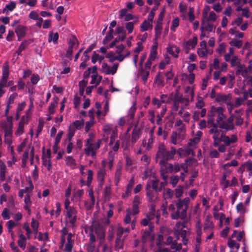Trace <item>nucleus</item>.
I'll list each match as a JSON object with an SVG mask.
<instances>
[{
  "instance_id": "nucleus-47",
  "label": "nucleus",
  "mask_w": 252,
  "mask_h": 252,
  "mask_svg": "<svg viewBox=\"0 0 252 252\" xmlns=\"http://www.w3.org/2000/svg\"><path fill=\"white\" fill-rule=\"evenodd\" d=\"M202 24H203V26L204 27V30L209 32H212L214 31L213 25L212 24L207 23L206 25V24L203 22Z\"/></svg>"
},
{
  "instance_id": "nucleus-36",
  "label": "nucleus",
  "mask_w": 252,
  "mask_h": 252,
  "mask_svg": "<svg viewBox=\"0 0 252 252\" xmlns=\"http://www.w3.org/2000/svg\"><path fill=\"white\" fill-rule=\"evenodd\" d=\"M155 82H157L158 84V85H162L163 86V80L161 75V72H158V74L157 75L155 79Z\"/></svg>"
},
{
  "instance_id": "nucleus-37",
  "label": "nucleus",
  "mask_w": 252,
  "mask_h": 252,
  "mask_svg": "<svg viewBox=\"0 0 252 252\" xmlns=\"http://www.w3.org/2000/svg\"><path fill=\"white\" fill-rule=\"evenodd\" d=\"M75 132V129L71 127V126L69 127V131L67 134V139L69 142H71L72 137L74 136Z\"/></svg>"
},
{
  "instance_id": "nucleus-11",
  "label": "nucleus",
  "mask_w": 252,
  "mask_h": 252,
  "mask_svg": "<svg viewBox=\"0 0 252 252\" xmlns=\"http://www.w3.org/2000/svg\"><path fill=\"white\" fill-rule=\"evenodd\" d=\"M215 100L218 102H226L228 100H230L229 95L218 94Z\"/></svg>"
},
{
  "instance_id": "nucleus-14",
  "label": "nucleus",
  "mask_w": 252,
  "mask_h": 252,
  "mask_svg": "<svg viewBox=\"0 0 252 252\" xmlns=\"http://www.w3.org/2000/svg\"><path fill=\"white\" fill-rule=\"evenodd\" d=\"M58 39L59 34L57 32L56 33H54L52 32H50L48 37V41L49 42L53 41L54 44H56L58 43Z\"/></svg>"
},
{
  "instance_id": "nucleus-40",
  "label": "nucleus",
  "mask_w": 252,
  "mask_h": 252,
  "mask_svg": "<svg viewBox=\"0 0 252 252\" xmlns=\"http://www.w3.org/2000/svg\"><path fill=\"white\" fill-rule=\"evenodd\" d=\"M65 162L66 165L70 166H74L75 165V160L71 156H68L66 158Z\"/></svg>"
},
{
  "instance_id": "nucleus-53",
  "label": "nucleus",
  "mask_w": 252,
  "mask_h": 252,
  "mask_svg": "<svg viewBox=\"0 0 252 252\" xmlns=\"http://www.w3.org/2000/svg\"><path fill=\"white\" fill-rule=\"evenodd\" d=\"M200 140L199 138L194 137L190 140V141L188 143V145L189 147L192 146L193 145L198 143Z\"/></svg>"
},
{
  "instance_id": "nucleus-51",
  "label": "nucleus",
  "mask_w": 252,
  "mask_h": 252,
  "mask_svg": "<svg viewBox=\"0 0 252 252\" xmlns=\"http://www.w3.org/2000/svg\"><path fill=\"white\" fill-rule=\"evenodd\" d=\"M183 192V188L181 186H178L177 189H175V196L177 198L180 197Z\"/></svg>"
},
{
  "instance_id": "nucleus-57",
  "label": "nucleus",
  "mask_w": 252,
  "mask_h": 252,
  "mask_svg": "<svg viewBox=\"0 0 252 252\" xmlns=\"http://www.w3.org/2000/svg\"><path fill=\"white\" fill-rule=\"evenodd\" d=\"M23 227L26 231L27 238L29 239L30 238L31 234L32 233V231L31 229L30 228V227H29L27 223L24 224L23 225Z\"/></svg>"
},
{
  "instance_id": "nucleus-43",
  "label": "nucleus",
  "mask_w": 252,
  "mask_h": 252,
  "mask_svg": "<svg viewBox=\"0 0 252 252\" xmlns=\"http://www.w3.org/2000/svg\"><path fill=\"white\" fill-rule=\"evenodd\" d=\"M226 119V117L223 113L221 114L220 115H218L216 122L219 123H224V124H227L225 122V120Z\"/></svg>"
},
{
  "instance_id": "nucleus-61",
  "label": "nucleus",
  "mask_w": 252,
  "mask_h": 252,
  "mask_svg": "<svg viewBox=\"0 0 252 252\" xmlns=\"http://www.w3.org/2000/svg\"><path fill=\"white\" fill-rule=\"evenodd\" d=\"M216 20V15L214 11H211L207 19L208 21L214 22Z\"/></svg>"
},
{
  "instance_id": "nucleus-7",
  "label": "nucleus",
  "mask_w": 252,
  "mask_h": 252,
  "mask_svg": "<svg viewBox=\"0 0 252 252\" xmlns=\"http://www.w3.org/2000/svg\"><path fill=\"white\" fill-rule=\"evenodd\" d=\"M145 190L146 192V196L148 198V201L149 202H154L155 200L154 192V190L151 189L150 183H148L147 184Z\"/></svg>"
},
{
  "instance_id": "nucleus-5",
  "label": "nucleus",
  "mask_w": 252,
  "mask_h": 252,
  "mask_svg": "<svg viewBox=\"0 0 252 252\" xmlns=\"http://www.w3.org/2000/svg\"><path fill=\"white\" fill-rule=\"evenodd\" d=\"M141 203V199L138 195H135L132 202V214L135 215L137 214L139 212V205Z\"/></svg>"
},
{
  "instance_id": "nucleus-62",
  "label": "nucleus",
  "mask_w": 252,
  "mask_h": 252,
  "mask_svg": "<svg viewBox=\"0 0 252 252\" xmlns=\"http://www.w3.org/2000/svg\"><path fill=\"white\" fill-rule=\"evenodd\" d=\"M209 156L211 158H218L220 157V154L216 150H213L210 152Z\"/></svg>"
},
{
  "instance_id": "nucleus-6",
  "label": "nucleus",
  "mask_w": 252,
  "mask_h": 252,
  "mask_svg": "<svg viewBox=\"0 0 252 252\" xmlns=\"http://www.w3.org/2000/svg\"><path fill=\"white\" fill-rule=\"evenodd\" d=\"M210 126L212 127L210 130H218L219 128L220 129H225L226 130H229L230 129H232V127H230L229 126H228L227 124H224V123H214L212 125H210Z\"/></svg>"
},
{
  "instance_id": "nucleus-2",
  "label": "nucleus",
  "mask_w": 252,
  "mask_h": 252,
  "mask_svg": "<svg viewBox=\"0 0 252 252\" xmlns=\"http://www.w3.org/2000/svg\"><path fill=\"white\" fill-rule=\"evenodd\" d=\"M177 210L175 213L171 214V218L173 220H178L181 219L184 220L187 217V207L185 206L182 202L181 199L178 200L176 203Z\"/></svg>"
},
{
  "instance_id": "nucleus-23",
  "label": "nucleus",
  "mask_w": 252,
  "mask_h": 252,
  "mask_svg": "<svg viewBox=\"0 0 252 252\" xmlns=\"http://www.w3.org/2000/svg\"><path fill=\"white\" fill-rule=\"evenodd\" d=\"M150 138L148 139L147 149H149L152 147V144L154 142V129H151L150 131Z\"/></svg>"
},
{
  "instance_id": "nucleus-4",
  "label": "nucleus",
  "mask_w": 252,
  "mask_h": 252,
  "mask_svg": "<svg viewBox=\"0 0 252 252\" xmlns=\"http://www.w3.org/2000/svg\"><path fill=\"white\" fill-rule=\"evenodd\" d=\"M154 228V225L152 223L150 222L149 225V229L145 230L142 234L141 241L143 243H146L148 239H152L153 240L154 237L151 236V232L153 231Z\"/></svg>"
},
{
  "instance_id": "nucleus-50",
  "label": "nucleus",
  "mask_w": 252,
  "mask_h": 252,
  "mask_svg": "<svg viewBox=\"0 0 252 252\" xmlns=\"http://www.w3.org/2000/svg\"><path fill=\"white\" fill-rule=\"evenodd\" d=\"M196 107L199 109H202L204 106V102L203 98L201 97H199L197 99V101L196 103Z\"/></svg>"
},
{
  "instance_id": "nucleus-33",
  "label": "nucleus",
  "mask_w": 252,
  "mask_h": 252,
  "mask_svg": "<svg viewBox=\"0 0 252 252\" xmlns=\"http://www.w3.org/2000/svg\"><path fill=\"white\" fill-rule=\"evenodd\" d=\"M66 210V216L68 218H71L72 217L76 216L77 211L75 208L72 207Z\"/></svg>"
},
{
  "instance_id": "nucleus-30",
  "label": "nucleus",
  "mask_w": 252,
  "mask_h": 252,
  "mask_svg": "<svg viewBox=\"0 0 252 252\" xmlns=\"http://www.w3.org/2000/svg\"><path fill=\"white\" fill-rule=\"evenodd\" d=\"M69 46H71L72 48H77L79 45V42L77 39L74 37L72 39L70 40L68 43Z\"/></svg>"
},
{
  "instance_id": "nucleus-20",
  "label": "nucleus",
  "mask_w": 252,
  "mask_h": 252,
  "mask_svg": "<svg viewBox=\"0 0 252 252\" xmlns=\"http://www.w3.org/2000/svg\"><path fill=\"white\" fill-rule=\"evenodd\" d=\"M32 41L31 39H28L22 42L19 47L20 51H23Z\"/></svg>"
},
{
  "instance_id": "nucleus-49",
  "label": "nucleus",
  "mask_w": 252,
  "mask_h": 252,
  "mask_svg": "<svg viewBox=\"0 0 252 252\" xmlns=\"http://www.w3.org/2000/svg\"><path fill=\"white\" fill-rule=\"evenodd\" d=\"M217 51L220 54L224 53L226 52L225 44L224 43L220 44L217 48Z\"/></svg>"
},
{
  "instance_id": "nucleus-10",
  "label": "nucleus",
  "mask_w": 252,
  "mask_h": 252,
  "mask_svg": "<svg viewBox=\"0 0 252 252\" xmlns=\"http://www.w3.org/2000/svg\"><path fill=\"white\" fill-rule=\"evenodd\" d=\"M94 232L100 238L104 237V232L102 226L99 224H95L94 226Z\"/></svg>"
},
{
  "instance_id": "nucleus-48",
  "label": "nucleus",
  "mask_w": 252,
  "mask_h": 252,
  "mask_svg": "<svg viewBox=\"0 0 252 252\" xmlns=\"http://www.w3.org/2000/svg\"><path fill=\"white\" fill-rule=\"evenodd\" d=\"M18 94L16 93H14L12 94H11L8 98L7 105L10 106L11 104L14 103L15 98L17 96Z\"/></svg>"
},
{
  "instance_id": "nucleus-8",
  "label": "nucleus",
  "mask_w": 252,
  "mask_h": 252,
  "mask_svg": "<svg viewBox=\"0 0 252 252\" xmlns=\"http://www.w3.org/2000/svg\"><path fill=\"white\" fill-rule=\"evenodd\" d=\"M140 130L139 129L137 128L135 126L133 129L131 133V142L135 143L136 141L139 139L140 136Z\"/></svg>"
},
{
  "instance_id": "nucleus-19",
  "label": "nucleus",
  "mask_w": 252,
  "mask_h": 252,
  "mask_svg": "<svg viewBox=\"0 0 252 252\" xmlns=\"http://www.w3.org/2000/svg\"><path fill=\"white\" fill-rule=\"evenodd\" d=\"M126 35H123L122 36H119L117 37L109 45L110 48H113L116 44L118 43L120 41H123L125 40Z\"/></svg>"
},
{
  "instance_id": "nucleus-29",
  "label": "nucleus",
  "mask_w": 252,
  "mask_h": 252,
  "mask_svg": "<svg viewBox=\"0 0 252 252\" xmlns=\"http://www.w3.org/2000/svg\"><path fill=\"white\" fill-rule=\"evenodd\" d=\"M7 225L8 231L9 232H11V234H13V232L12 231V228L17 225V223H15L12 220H10L6 223Z\"/></svg>"
},
{
  "instance_id": "nucleus-52",
  "label": "nucleus",
  "mask_w": 252,
  "mask_h": 252,
  "mask_svg": "<svg viewBox=\"0 0 252 252\" xmlns=\"http://www.w3.org/2000/svg\"><path fill=\"white\" fill-rule=\"evenodd\" d=\"M4 87H6V82L0 80V97L5 93V91L2 90Z\"/></svg>"
},
{
  "instance_id": "nucleus-42",
  "label": "nucleus",
  "mask_w": 252,
  "mask_h": 252,
  "mask_svg": "<svg viewBox=\"0 0 252 252\" xmlns=\"http://www.w3.org/2000/svg\"><path fill=\"white\" fill-rule=\"evenodd\" d=\"M141 76L142 79L143 81H144V83H145L148 79V77L149 75V71H145L144 69H142L141 70Z\"/></svg>"
},
{
  "instance_id": "nucleus-32",
  "label": "nucleus",
  "mask_w": 252,
  "mask_h": 252,
  "mask_svg": "<svg viewBox=\"0 0 252 252\" xmlns=\"http://www.w3.org/2000/svg\"><path fill=\"white\" fill-rule=\"evenodd\" d=\"M234 120V115H231L227 120V124L230 127H232V129H230L229 130H233L234 128V125L233 124V121Z\"/></svg>"
},
{
  "instance_id": "nucleus-3",
  "label": "nucleus",
  "mask_w": 252,
  "mask_h": 252,
  "mask_svg": "<svg viewBox=\"0 0 252 252\" xmlns=\"http://www.w3.org/2000/svg\"><path fill=\"white\" fill-rule=\"evenodd\" d=\"M14 31L17 36L18 41H20L25 37L28 31V28L19 24L15 27Z\"/></svg>"
},
{
  "instance_id": "nucleus-59",
  "label": "nucleus",
  "mask_w": 252,
  "mask_h": 252,
  "mask_svg": "<svg viewBox=\"0 0 252 252\" xmlns=\"http://www.w3.org/2000/svg\"><path fill=\"white\" fill-rule=\"evenodd\" d=\"M197 53L198 56L200 57H207V49H205V51H204L201 49H198Z\"/></svg>"
},
{
  "instance_id": "nucleus-35",
  "label": "nucleus",
  "mask_w": 252,
  "mask_h": 252,
  "mask_svg": "<svg viewBox=\"0 0 252 252\" xmlns=\"http://www.w3.org/2000/svg\"><path fill=\"white\" fill-rule=\"evenodd\" d=\"M163 195L165 197L171 198L173 196V191L170 189H166L163 192Z\"/></svg>"
},
{
  "instance_id": "nucleus-45",
  "label": "nucleus",
  "mask_w": 252,
  "mask_h": 252,
  "mask_svg": "<svg viewBox=\"0 0 252 252\" xmlns=\"http://www.w3.org/2000/svg\"><path fill=\"white\" fill-rule=\"evenodd\" d=\"M90 59V57L89 55H85V57H82L83 62L80 64V67H82L83 68H85L86 67L87 64L86 62L88 61Z\"/></svg>"
},
{
  "instance_id": "nucleus-31",
  "label": "nucleus",
  "mask_w": 252,
  "mask_h": 252,
  "mask_svg": "<svg viewBox=\"0 0 252 252\" xmlns=\"http://www.w3.org/2000/svg\"><path fill=\"white\" fill-rule=\"evenodd\" d=\"M88 176L86 185L88 187H90L93 180V172L92 170H89L88 171Z\"/></svg>"
},
{
  "instance_id": "nucleus-28",
  "label": "nucleus",
  "mask_w": 252,
  "mask_h": 252,
  "mask_svg": "<svg viewBox=\"0 0 252 252\" xmlns=\"http://www.w3.org/2000/svg\"><path fill=\"white\" fill-rule=\"evenodd\" d=\"M152 25L149 22H147L146 20L141 24L140 26L141 32H145L148 30L149 27H152Z\"/></svg>"
},
{
  "instance_id": "nucleus-12",
  "label": "nucleus",
  "mask_w": 252,
  "mask_h": 252,
  "mask_svg": "<svg viewBox=\"0 0 252 252\" xmlns=\"http://www.w3.org/2000/svg\"><path fill=\"white\" fill-rule=\"evenodd\" d=\"M134 184V177L131 178L128 182V185L126 187V189L125 192L126 195L128 197L131 194V192L132 190V189Z\"/></svg>"
},
{
  "instance_id": "nucleus-63",
  "label": "nucleus",
  "mask_w": 252,
  "mask_h": 252,
  "mask_svg": "<svg viewBox=\"0 0 252 252\" xmlns=\"http://www.w3.org/2000/svg\"><path fill=\"white\" fill-rule=\"evenodd\" d=\"M29 17L31 19L36 20L39 17L37 12L35 11H32L29 14Z\"/></svg>"
},
{
  "instance_id": "nucleus-21",
  "label": "nucleus",
  "mask_w": 252,
  "mask_h": 252,
  "mask_svg": "<svg viewBox=\"0 0 252 252\" xmlns=\"http://www.w3.org/2000/svg\"><path fill=\"white\" fill-rule=\"evenodd\" d=\"M229 44L231 46H234L237 48H240L242 46V40H238L236 39H232L231 41L229 42Z\"/></svg>"
},
{
  "instance_id": "nucleus-44",
  "label": "nucleus",
  "mask_w": 252,
  "mask_h": 252,
  "mask_svg": "<svg viewBox=\"0 0 252 252\" xmlns=\"http://www.w3.org/2000/svg\"><path fill=\"white\" fill-rule=\"evenodd\" d=\"M209 133L210 134H213V139H219V137L220 134V130H209Z\"/></svg>"
},
{
  "instance_id": "nucleus-24",
  "label": "nucleus",
  "mask_w": 252,
  "mask_h": 252,
  "mask_svg": "<svg viewBox=\"0 0 252 252\" xmlns=\"http://www.w3.org/2000/svg\"><path fill=\"white\" fill-rule=\"evenodd\" d=\"M155 209L153 207H152L150 209V211L146 215L147 218L149 220H153L155 218Z\"/></svg>"
},
{
  "instance_id": "nucleus-54",
  "label": "nucleus",
  "mask_w": 252,
  "mask_h": 252,
  "mask_svg": "<svg viewBox=\"0 0 252 252\" xmlns=\"http://www.w3.org/2000/svg\"><path fill=\"white\" fill-rule=\"evenodd\" d=\"M236 210L237 212H240L241 213H245V208L242 202H240L236 206Z\"/></svg>"
},
{
  "instance_id": "nucleus-46",
  "label": "nucleus",
  "mask_w": 252,
  "mask_h": 252,
  "mask_svg": "<svg viewBox=\"0 0 252 252\" xmlns=\"http://www.w3.org/2000/svg\"><path fill=\"white\" fill-rule=\"evenodd\" d=\"M213 223L212 221H210V220L207 219L205 220V223L204 226V230H206L208 229L211 228L212 229L213 228Z\"/></svg>"
},
{
  "instance_id": "nucleus-15",
  "label": "nucleus",
  "mask_w": 252,
  "mask_h": 252,
  "mask_svg": "<svg viewBox=\"0 0 252 252\" xmlns=\"http://www.w3.org/2000/svg\"><path fill=\"white\" fill-rule=\"evenodd\" d=\"M8 66H3L2 69V76L0 80H2L4 82H7L9 76V70Z\"/></svg>"
},
{
  "instance_id": "nucleus-64",
  "label": "nucleus",
  "mask_w": 252,
  "mask_h": 252,
  "mask_svg": "<svg viewBox=\"0 0 252 252\" xmlns=\"http://www.w3.org/2000/svg\"><path fill=\"white\" fill-rule=\"evenodd\" d=\"M73 248V244L67 243L65 244V248L63 250L64 252H72V249Z\"/></svg>"
},
{
  "instance_id": "nucleus-27",
  "label": "nucleus",
  "mask_w": 252,
  "mask_h": 252,
  "mask_svg": "<svg viewBox=\"0 0 252 252\" xmlns=\"http://www.w3.org/2000/svg\"><path fill=\"white\" fill-rule=\"evenodd\" d=\"M185 100V98H184L182 95H179V93H176L174 97L173 101L179 103H184Z\"/></svg>"
},
{
  "instance_id": "nucleus-22",
  "label": "nucleus",
  "mask_w": 252,
  "mask_h": 252,
  "mask_svg": "<svg viewBox=\"0 0 252 252\" xmlns=\"http://www.w3.org/2000/svg\"><path fill=\"white\" fill-rule=\"evenodd\" d=\"M162 25V23H157V24L155 28L156 38H158L161 34Z\"/></svg>"
},
{
  "instance_id": "nucleus-17",
  "label": "nucleus",
  "mask_w": 252,
  "mask_h": 252,
  "mask_svg": "<svg viewBox=\"0 0 252 252\" xmlns=\"http://www.w3.org/2000/svg\"><path fill=\"white\" fill-rule=\"evenodd\" d=\"M159 5V2H157V5H155L153 7L150 12L149 13L148 15V21L152 22L155 16V11L158 9V6Z\"/></svg>"
},
{
  "instance_id": "nucleus-13",
  "label": "nucleus",
  "mask_w": 252,
  "mask_h": 252,
  "mask_svg": "<svg viewBox=\"0 0 252 252\" xmlns=\"http://www.w3.org/2000/svg\"><path fill=\"white\" fill-rule=\"evenodd\" d=\"M84 125V121L82 119L81 121L76 120L73 122L70 126H72L73 128L76 130H80Z\"/></svg>"
},
{
  "instance_id": "nucleus-26",
  "label": "nucleus",
  "mask_w": 252,
  "mask_h": 252,
  "mask_svg": "<svg viewBox=\"0 0 252 252\" xmlns=\"http://www.w3.org/2000/svg\"><path fill=\"white\" fill-rule=\"evenodd\" d=\"M121 168H118L115 174V184L117 186L121 179Z\"/></svg>"
},
{
  "instance_id": "nucleus-56",
  "label": "nucleus",
  "mask_w": 252,
  "mask_h": 252,
  "mask_svg": "<svg viewBox=\"0 0 252 252\" xmlns=\"http://www.w3.org/2000/svg\"><path fill=\"white\" fill-rule=\"evenodd\" d=\"M24 125L22 124V123H19L18 126L15 133L19 135L22 134L24 132Z\"/></svg>"
},
{
  "instance_id": "nucleus-38",
  "label": "nucleus",
  "mask_w": 252,
  "mask_h": 252,
  "mask_svg": "<svg viewBox=\"0 0 252 252\" xmlns=\"http://www.w3.org/2000/svg\"><path fill=\"white\" fill-rule=\"evenodd\" d=\"M116 57V56L115 55V54L112 51L108 52L105 55V58L109 59V62L112 63L116 61V60H114V59H115Z\"/></svg>"
},
{
  "instance_id": "nucleus-9",
  "label": "nucleus",
  "mask_w": 252,
  "mask_h": 252,
  "mask_svg": "<svg viewBox=\"0 0 252 252\" xmlns=\"http://www.w3.org/2000/svg\"><path fill=\"white\" fill-rule=\"evenodd\" d=\"M118 66L119 64L118 63H115L111 67L109 66L107 69L103 70V72L107 75H114L116 73Z\"/></svg>"
},
{
  "instance_id": "nucleus-60",
  "label": "nucleus",
  "mask_w": 252,
  "mask_h": 252,
  "mask_svg": "<svg viewBox=\"0 0 252 252\" xmlns=\"http://www.w3.org/2000/svg\"><path fill=\"white\" fill-rule=\"evenodd\" d=\"M95 249V245L93 243H89L86 247V251L87 252H93Z\"/></svg>"
},
{
  "instance_id": "nucleus-25",
  "label": "nucleus",
  "mask_w": 252,
  "mask_h": 252,
  "mask_svg": "<svg viewBox=\"0 0 252 252\" xmlns=\"http://www.w3.org/2000/svg\"><path fill=\"white\" fill-rule=\"evenodd\" d=\"M16 6V2L14 1H11L9 3L5 5V8L3 9V12H4V11L6 10V9L9 11H13L15 8Z\"/></svg>"
},
{
  "instance_id": "nucleus-39",
  "label": "nucleus",
  "mask_w": 252,
  "mask_h": 252,
  "mask_svg": "<svg viewBox=\"0 0 252 252\" xmlns=\"http://www.w3.org/2000/svg\"><path fill=\"white\" fill-rule=\"evenodd\" d=\"M179 25V18H176L172 21V26L170 28L171 30L174 32L175 29L177 28Z\"/></svg>"
},
{
  "instance_id": "nucleus-41",
  "label": "nucleus",
  "mask_w": 252,
  "mask_h": 252,
  "mask_svg": "<svg viewBox=\"0 0 252 252\" xmlns=\"http://www.w3.org/2000/svg\"><path fill=\"white\" fill-rule=\"evenodd\" d=\"M134 23L129 22L126 24V28L128 31V33L130 34L132 32L133 30Z\"/></svg>"
},
{
  "instance_id": "nucleus-16",
  "label": "nucleus",
  "mask_w": 252,
  "mask_h": 252,
  "mask_svg": "<svg viewBox=\"0 0 252 252\" xmlns=\"http://www.w3.org/2000/svg\"><path fill=\"white\" fill-rule=\"evenodd\" d=\"M159 180L158 179L153 180L151 181V187L153 190H154L156 193H158L159 189Z\"/></svg>"
},
{
  "instance_id": "nucleus-34",
  "label": "nucleus",
  "mask_w": 252,
  "mask_h": 252,
  "mask_svg": "<svg viewBox=\"0 0 252 252\" xmlns=\"http://www.w3.org/2000/svg\"><path fill=\"white\" fill-rule=\"evenodd\" d=\"M105 175V171L104 169H99L97 173V180H104Z\"/></svg>"
},
{
  "instance_id": "nucleus-18",
  "label": "nucleus",
  "mask_w": 252,
  "mask_h": 252,
  "mask_svg": "<svg viewBox=\"0 0 252 252\" xmlns=\"http://www.w3.org/2000/svg\"><path fill=\"white\" fill-rule=\"evenodd\" d=\"M4 130V136H11L12 133V126H7L5 123L4 126H2Z\"/></svg>"
},
{
  "instance_id": "nucleus-1",
  "label": "nucleus",
  "mask_w": 252,
  "mask_h": 252,
  "mask_svg": "<svg viewBox=\"0 0 252 252\" xmlns=\"http://www.w3.org/2000/svg\"><path fill=\"white\" fill-rule=\"evenodd\" d=\"M176 153V149L174 147H171L169 151H167L165 146L163 144H160L158 147L156 158H161L159 164L162 166H165L168 161L173 159Z\"/></svg>"
},
{
  "instance_id": "nucleus-55",
  "label": "nucleus",
  "mask_w": 252,
  "mask_h": 252,
  "mask_svg": "<svg viewBox=\"0 0 252 252\" xmlns=\"http://www.w3.org/2000/svg\"><path fill=\"white\" fill-rule=\"evenodd\" d=\"M73 48L71 46H68L66 50V57L70 60L72 59Z\"/></svg>"
},
{
  "instance_id": "nucleus-58",
  "label": "nucleus",
  "mask_w": 252,
  "mask_h": 252,
  "mask_svg": "<svg viewBox=\"0 0 252 252\" xmlns=\"http://www.w3.org/2000/svg\"><path fill=\"white\" fill-rule=\"evenodd\" d=\"M238 64L236 65L237 66V69L236 71V75H239L241 74V73L243 71V69L244 66V65H242L241 64L240 62H238Z\"/></svg>"
}]
</instances>
